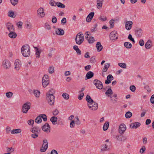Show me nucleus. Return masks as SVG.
Instances as JSON below:
<instances>
[{"instance_id": "obj_1", "label": "nucleus", "mask_w": 154, "mask_h": 154, "mask_svg": "<svg viewBox=\"0 0 154 154\" xmlns=\"http://www.w3.org/2000/svg\"><path fill=\"white\" fill-rule=\"evenodd\" d=\"M21 52L22 55L24 57H27L29 56L30 51L29 45H26L23 46L21 48Z\"/></svg>"}, {"instance_id": "obj_2", "label": "nucleus", "mask_w": 154, "mask_h": 154, "mask_svg": "<svg viewBox=\"0 0 154 154\" xmlns=\"http://www.w3.org/2000/svg\"><path fill=\"white\" fill-rule=\"evenodd\" d=\"M84 35L82 32H80L78 33L76 36L75 41L76 44L80 45L84 41Z\"/></svg>"}, {"instance_id": "obj_3", "label": "nucleus", "mask_w": 154, "mask_h": 154, "mask_svg": "<svg viewBox=\"0 0 154 154\" xmlns=\"http://www.w3.org/2000/svg\"><path fill=\"white\" fill-rule=\"evenodd\" d=\"M49 83V77L48 75H45L42 78V84L44 87L45 88Z\"/></svg>"}, {"instance_id": "obj_4", "label": "nucleus", "mask_w": 154, "mask_h": 154, "mask_svg": "<svg viewBox=\"0 0 154 154\" xmlns=\"http://www.w3.org/2000/svg\"><path fill=\"white\" fill-rule=\"evenodd\" d=\"M31 104L29 102L24 103L22 107V111L23 113H26L30 108Z\"/></svg>"}, {"instance_id": "obj_5", "label": "nucleus", "mask_w": 154, "mask_h": 154, "mask_svg": "<svg viewBox=\"0 0 154 154\" xmlns=\"http://www.w3.org/2000/svg\"><path fill=\"white\" fill-rule=\"evenodd\" d=\"M55 97L54 95L49 96L46 95V99L48 103L51 106H53L54 105Z\"/></svg>"}, {"instance_id": "obj_6", "label": "nucleus", "mask_w": 154, "mask_h": 154, "mask_svg": "<svg viewBox=\"0 0 154 154\" xmlns=\"http://www.w3.org/2000/svg\"><path fill=\"white\" fill-rule=\"evenodd\" d=\"M93 83L97 88L99 89H101L103 88V83L100 80L96 79H95L94 80Z\"/></svg>"}, {"instance_id": "obj_7", "label": "nucleus", "mask_w": 154, "mask_h": 154, "mask_svg": "<svg viewBox=\"0 0 154 154\" xmlns=\"http://www.w3.org/2000/svg\"><path fill=\"white\" fill-rule=\"evenodd\" d=\"M2 66L5 69H9L11 66V64L9 61L8 59L5 60L3 61Z\"/></svg>"}, {"instance_id": "obj_8", "label": "nucleus", "mask_w": 154, "mask_h": 154, "mask_svg": "<svg viewBox=\"0 0 154 154\" xmlns=\"http://www.w3.org/2000/svg\"><path fill=\"white\" fill-rule=\"evenodd\" d=\"M48 146V143L47 140L46 139H45L43 140V143L42 145V149H40V151L41 152H44L47 149Z\"/></svg>"}, {"instance_id": "obj_9", "label": "nucleus", "mask_w": 154, "mask_h": 154, "mask_svg": "<svg viewBox=\"0 0 154 154\" xmlns=\"http://www.w3.org/2000/svg\"><path fill=\"white\" fill-rule=\"evenodd\" d=\"M109 37L111 40L117 39L118 38V34L115 31H112L110 33Z\"/></svg>"}, {"instance_id": "obj_10", "label": "nucleus", "mask_w": 154, "mask_h": 154, "mask_svg": "<svg viewBox=\"0 0 154 154\" xmlns=\"http://www.w3.org/2000/svg\"><path fill=\"white\" fill-rule=\"evenodd\" d=\"M126 129V127L125 125L124 124H121L120 125L119 129V133L121 134H122L124 133Z\"/></svg>"}, {"instance_id": "obj_11", "label": "nucleus", "mask_w": 154, "mask_h": 154, "mask_svg": "<svg viewBox=\"0 0 154 154\" xmlns=\"http://www.w3.org/2000/svg\"><path fill=\"white\" fill-rule=\"evenodd\" d=\"M86 100L88 102L87 105L89 108H91V106H90V105H92L93 103H94V101L91 98L90 96L87 95L86 97Z\"/></svg>"}, {"instance_id": "obj_12", "label": "nucleus", "mask_w": 154, "mask_h": 154, "mask_svg": "<svg viewBox=\"0 0 154 154\" xmlns=\"http://www.w3.org/2000/svg\"><path fill=\"white\" fill-rule=\"evenodd\" d=\"M41 131L40 128L38 126H35L32 128L30 131L33 133L39 134Z\"/></svg>"}, {"instance_id": "obj_13", "label": "nucleus", "mask_w": 154, "mask_h": 154, "mask_svg": "<svg viewBox=\"0 0 154 154\" xmlns=\"http://www.w3.org/2000/svg\"><path fill=\"white\" fill-rule=\"evenodd\" d=\"M133 22L131 21H129L126 22L125 25L126 29L128 30H130L132 26Z\"/></svg>"}, {"instance_id": "obj_14", "label": "nucleus", "mask_w": 154, "mask_h": 154, "mask_svg": "<svg viewBox=\"0 0 154 154\" xmlns=\"http://www.w3.org/2000/svg\"><path fill=\"white\" fill-rule=\"evenodd\" d=\"M42 130L45 132H50V126L49 125L48 123H46L42 127Z\"/></svg>"}, {"instance_id": "obj_15", "label": "nucleus", "mask_w": 154, "mask_h": 154, "mask_svg": "<svg viewBox=\"0 0 154 154\" xmlns=\"http://www.w3.org/2000/svg\"><path fill=\"white\" fill-rule=\"evenodd\" d=\"M14 65L15 69L17 70H19L21 67V65L20 64V60L19 59H17L15 60Z\"/></svg>"}, {"instance_id": "obj_16", "label": "nucleus", "mask_w": 154, "mask_h": 154, "mask_svg": "<svg viewBox=\"0 0 154 154\" xmlns=\"http://www.w3.org/2000/svg\"><path fill=\"white\" fill-rule=\"evenodd\" d=\"M6 27L9 32L14 30L13 25L10 22L7 23L6 24Z\"/></svg>"}, {"instance_id": "obj_17", "label": "nucleus", "mask_w": 154, "mask_h": 154, "mask_svg": "<svg viewBox=\"0 0 154 154\" xmlns=\"http://www.w3.org/2000/svg\"><path fill=\"white\" fill-rule=\"evenodd\" d=\"M94 12H91L89 14L86 18V21L88 22H90L94 16Z\"/></svg>"}, {"instance_id": "obj_18", "label": "nucleus", "mask_w": 154, "mask_h": 154, "mask_svg": "<svg viewBox=\"0 0 154 154\" xmlns=\"http://www.w3.org/2000/svg\"><path fill=\"white\" fill-rule=\"evenodd\" d=\"M37 12L41 17H43L45 15L44 9L42 8H39L37 10Z\"/></svg>"}, {"instance_id": "obj_19", "label": "nucleus", "mask_w": 154, "mask_h": 154, "mask_svg": "<svg viewBox=\"0 0 154 154\" xmlns=\"http://www.w3.org/2000/svg\"><path fill=\"white\" fill-rule=\"evenodd\" d=\"M94 73L91 71H89L86 74L85 77V80L90 79L94 76Z\"/></svg>"}, {"instance_id": "obj_20", "label": "nucleus", "mask_w": 154, "mask_h": 154, "mask_svg": "<svg viewBox=\"0 0 154 154\" xmlns=\"http://www.w3.org/2000/svg\"><path fill=\"white\" fill-rule=\"evenodd\" d=\"M140 125V123L138 122L132 123L130 125V128L133 129H136Z\"/></svg>"}, {"instance_id": "obj_21", "label": "nucleus", "mask_w": 154, "mask_h": 154, "mask_svg": "<svg viewBox=\"0 0 154 154\" xmlns=\"http://www.w3.org/2000/svg\"><path fill=\"white\" fill-rule=\"evenodd\" d=\"M110 148V146L106 144L101 146V151H107L109 150Z\"/></svg>"}, {"instance_id": "obj_22", "label": "nucleus", "mask_w": 154, "mask_h": 154, "mask_svg": "<svg viewBox=\"0 0 154 154\" xmlns=\"http://www.w3.org/2000/svg\"><path fill=\"white\" fill-rule=\"evenodd\" d=\"M135 32V35L137 37H140L142 35V30L140 28H137Z\"/></svg>"}, {"instance_id": "obj_23", "label": "nucleus", "mask_w": 154, "mask_h": 154, "mask_svg": "<svg viewBox=\"0 0 154 154\" xmlns=\"http://www.w3.org/2000/svg\"><path fill=\"white\" fill-rule=\"evenodd\" d=\"M91 104L90 105V106H91V107L89 108L90 109L92 110H95L97 109L98 106L97 103L94 102V103H93Z\"/></svg>"}, {"instance_id": "obj_24", "label": "nucleus", "mask_w": 154, "mask_h": 154, "mask_svg": "<svg viewBox=\"0 0 154 154\" xmlns=\"http://www.w3.org/2000/svg\"><path fill=\"white\" fill-rule=\"evenodd\" d=\"M9 32H10L8 35L10 38H14L17 37V34L15 32L14 30H13V31H12Z\"/></svg>"}, {"instance_id": "obj_25", "label": "nucleus", "mask_w": 154, "mask_h": 154, "mask_svg": "<svg viewBox=\"0 0 154 154\" xmlns=\"http://www.w3.org/2000/svg\"><path fill=\"white\" fill-rule=\"evenodd\" d=\"M152 46V42L150 40H148L145 44V47L146 49H149Z\"/></svg>"}, {"instance_id": "obj_26", "label": "nucleus", "mask_w": 154, "mask_h": 154, "mask_svg": "<svg viewBox=\"0 0 154 154\" xmlns=\"http://www.w3.org/2000/svg\"><path fill=\"white\" fill-rule=\"evenodd\" d=\"M96 46L97 51L98 52L101 51L103 49V46L101 44L100 42H97Z\"/></svg>"}, {"instance_id": "obj_27", "label": "nucleus", "mask_w": 154, "mask_h": 154, "mask_svg": "<svg viewBox=\"0 0 154 154\" xmlns=\"http://www.w3.org/2000/svg\"><path fill=\"white\" fill-rule=\"evenodd\" d=\"M104 0H97V7L99 9L102 7Z\"/></svg>"}, {"instance_id": "obj_28", "label": "nucleus", "mask_w": 154, "mask_h": 154, "mask_svg": "<svg viewBox=\"0 0 154 154\" xmlns=\"http://www.w3.org/2000/svg\"><path fill=\"white\" fill-rule=\"evenodd\" d=\"M57 118L56 116H53L50 119V121L52 122L53 125H56L57 124Z\"/></svg>"}, {"instance_id": "obj_29", "label": "nucleus", "mask_w": 154, "mask_h": 154, "mask_svg": "<svg viewBox=\"0 0 154 154\" xmlns=\"http://www.w3.org/2000/svg\"><path fill=\"white\" fill-rule=\"evenodd\" d=\"M64 31L61 29H58L56 31V34L59 35H63L64 34Z\"/></svg>"}, {"instance_id": "obj_30", "label": "nucleus", "mask_w": 154, "mask_h": 154, "mask_svg": "<svg viewBox=\"0 0 154 154\" xmlns=\"http://www.w3.org/2000/svg\"><path fill=\"white\" fill-rule=\"evenodd\" d=\"M109 126V122H106L104 124L103 127V129L104 131H106L108 129Z\"/></svg>"}, {"instance_id": "obj_31", "label": "nucleus", "mask_w": 154, "mask_h": 154, "mask_svg": "<svg viewBox=\"0 0 154 154\" xmlns=\"http://www.w3.org/2000/svg\"><path fill=\"white\" fill-rule=\"evenodd\" d=\"M73 49L76 51L77 54L80 55L81 54V51L77 46L75 45L73 46Z\"/></svg>"}, {"instance_id": "obj_32", "label": "nucleus", "mask_w": 154, "mask_h": 154, "mask_svg": "<svg viewBox=\"0 0 154 154\" xmlns=\"http://www.w3.org/2000/svg\"><path fill=\"white\" fill-rule=\"evenodd\" d=\"M55 93V91L53 89H51L48 92V93H46V95L52 96L54 95L53 94Z\"/></svg>"}, {"instance_id": "obj_33", "label": "nucleus", "mask_w": 154, "mask_h": 154, "mask_svg": "<svg viewBox=\"0 0 154 154\" xmlns=\"http://www.w3.org/2000/svg\"><path fill=\"white\" fill-rule=\"evenodd\" d=\"M110 66V64L109 63H106L105 64L104 68L103 69V72H106L108 68H109Z\"/></svg>"}, {"instance_id": "obj_34", "label": "nucleus", "mask_w": 154, "mask_h": 154, "mask_svg": "<svg viewBox=\"0 0 154 154\" xmlns=\"http://www.w3.org/2000/svg\"><path fill=\"white\" fill-rule=\"evenodd\" d=\"M8 16L13 18H14L16 17V15L14 14V12L11 11H9L8 13Z\"/></svg>"}, {"instance_id": "obj_35", "label": "nucleus", "mask_w": 154, "mask_h": 154, "mask_svg": "<svg viewBox=\"0 0 154 154\" xmlns=\"http://www.w3.org/2000/svg\"><path fill=\"white\" fill-rule=\"evenodd\" d=\"M124 45L125 47L128 49L132 47V44L130 42H125Z\"/></svg>"}, {"instance_id": "obj_36", "label": "nucleus", "mask_w": 154, "mask_h": 154, "mask_svg": "<svg viewBox=\"0 0 154 154\" xmlns=\"http://www.w3.org/2000/svg\"><path fill=\"white\" fill-rule=\"evenodd\" d=\"M21 132V130L20 129H13L11 131V133L12 134H18Z\"/></svg>"}, {"instance_id": "obj_37", "label": "nucleus", "mask_w": 154, "mask_h": 154, "mask_svg": "<svg viewBox=\"0 0 154 154\" xmlns=\"http://www.w3.org/2000/svg\"><path fill=\"white\" fill-rule=\"evenodd\" d=\"M42 121V119L40 117L39 115L37 116L35 119V122L36 123L40 124L41 123Z\"/></svg>"}, {"instance_id": "obj_38", "label": "nucleus", "mask_w": 154, "mask_h": 154, "mask_svg": "<svg viewBox=\"0 0 154 154\" xmlns=\"http://www.w3.org/2000/svg\"><path fill=\"white\" fill-rule=\"evenodd\" d=\"M39 116L41 119L42 118L43 119L44 122H46L47 121V116L45 114H40L39 115Z\"/></svg>"}, {"instance_id": "obj_39", "label": "nucleus", "mask_w": 154, "mask_h": 154, "mask_svg": "<svg viewBox=\"0 0 154 154\" xmlns=\"http://www.w3.org/2000/svg\"><path fill=\"white\" fill-rule=\"evenodd\" d=\"M33 93L36 97H39L40 94V92L39 91L37 90H34Z\"/></svg>"}, {"instance_id": "obj_40", "label": "nucleus", "mask_w": 154, "mask_h": 154, "mask_svg": "<svg viewBox=\"0 0 154 154\" xmlns=\"http://www.w3.org/2000/svg\"><path fill=\"white\" fill-rule=\"evenodd\" d=\"M113 93L112 91L111 88L108 89L105 92V94L108 95L109 94H112Z\"/></svg>"}, {"instance_id": "obj_41", "label": "nucleus", "mask_w": 154, "mask_h": 154, "mask_svg": "<svg viewBox=\"0 0 154 154\" xmlns=\"http://www.w3.org/2000/svg\"><path fill=\"white\" fill-rule=\"evenodd\" d=\"M132 116V113L129 111L127 112L125 114V116L127 118H129Z\"/></svg>"}, {"instance_id": "obj_42", "label": "nucleus", "mask_w": 154, "mask_h": 154, "mask_svg": "<svg viewBox=\"0 0 154 154\" xmlns=\"http://www.w3.org/2000/svg\"><path fill=\"white\" fill-rule=\"evenodd\" d=\"M62 96L64 99L66 100H68L69 98V95L67 93H63L62 95Z\"/></svg>"}, {"instance_id": "obj_43", "label": "nucleus", "mask_w": 154, "mask_h": 154, "mask_svg": "<svg viewBox=\"0 0 154 154\" xmlns=\"http://www.w3.org/2000/svg\"><path fill=\"white\" fill-rule=\"evenodd\" d=\"M57 5L59 8H65V5L60 2H57Z\"/></svg>"}, {"instance_id": "obj_44", "label": "nucleus", "mask_w": 154, "mask_h": 154, "mask_svg": "<svg viewBox=\"0 0 154 154\" xmlns=\"http://www.w3.org/2000/svg\"><path fill=\"white\" fill-rule=\"evenodd\" d=\"M119 66L125 69L126 68V65L124 63H118Z\"/></svg>"}, {"instance_id": "obj_45", "label": "nucleus", "mask_w": 154, "mask_h": 154, "mask_svg": "<svg viewBox=\"0 0 154 154\" xmlns=\"http://www.w3.org/2000/svg\"><path fill=\"white\" fill-rule=\"evenodd\" d=\"M94 39L93 37L90 36L88 41L89 43L92 44L94 43Z\"/></svg>"}, {"instance_id": "obj_46", "label": "nucleus", "mask_w": 154, "mask_h": 154, "mask_svg": "<svg viewBox=\"0 0 154 154\" xmlns=\"http://www.w3.org/2000/svg\"><path fill=\"white\" fill-rule=\"evenodd\" d=\"M99 20L103 21H104L107 20V18L106 16H101L99 18Z\"/></svg>"}, {"instance_id": "obj_47", "label": "nucleus", "mask_w": 154, "mask_h": 154, "mask_svg": "<svg viewBox=\"0 0 154 154\" xmlns=\"http://www.w3.org/2000/svg\"><path fill=\"white\" fill-rule=\"evenodd\" d=\"M25 27L28 29H30L32 27V25L29 22L27 23L25 25Z\"/></svg>"}, {"instance_id": "obj_48", "label": "nucleus", "mask_w": 154, "mask_h": 154, "mask_svg": "<svg viewBox=\"0 0 154 154\" xmlns=\"http://www.w3.org/2000/svg\"><path fill=\"white\" fill-rule=\"evenodd\" d=\"M48 70L50 73H53L54 72V68L53 66H50L48 69Z\"/></svg>"}, {"instance_id": "obj_49", "label": "nucleus", "mask_w": 154, "mask_h": 154, "mask_svg": "<svg viewBox=\"0 0 154 154\" xmlns=\"http://www.w3.org/2000/svg\"><path fill=\"white\" fill-rule=\"evenodd\" d=\"M11 4L14 6H15L18 3V0H10Z\"/></svg>"}, {"instance_id": "obj_50", "label": "nucleus", "mask_w": 154, "mask_h": 154, "mask_svg": "<svg viewBox=\"0 0 154 154\" xmlns=\"http://www.w3.org/2000/svg\"><path fill=\"white\" fill-rule=\"evenodd\" d=\"M6 95L8 98H11L13 95V93L11 92H7L6 94Z\"/></svg>"}, {"instance_id": "obj_51", "label": "nucleus", "mask_w": 154, "mask_h": 154, "mask_svg": "<svg viewBox=\"0 0 154 154\" xmlns=\"http://www.w3.org/2000/svg\"><path fill=\"white\" fill-rule=\"evenodd\" d=\"M130 89L133 92H134L136 90V87L134 85H131L130 87Z\"/></svg>"}, {"instance_id": "obj_52", "label": "nucleus", "mask_w": 154, "mask_h": 154, "mask_svg": "<svg viewBox=\"0 0 154 154\" xmlns=\"http://www.w3.org/2000/svg\"><path fill=\"white\" fill-rule=\"evenodd\" d=\"M146 150V148L144 146H143L142 148H141L140 151V153L141 154L143 153H144Z\"/></svg>"}, {"instance_id": "obj_53", "label": "nucleus", "mask_w": 154, "mask_h": 154, "mask_svg": "<svg viewBox=\"0 0 154 154\" xmlns=\"http://www.w3.org/2000/svg\"><path fill=\"white\" fill-rule=\"evenodd\" d=\"M97 24H95L94 26L92 27V29H91V31L92 32H94L97 30V29H96L97 27Z\"/></svg>"}, {"instance_id": "obj_54", "label": "nucleus", "mask_w": 154, "mask_h": 154, "mask_svg": "<svg viewBox=\"0 0 154 154\" xmlns=\"http://www.w3.org/2000/svg\"><path fill=\"white\" fill-rule=\"evenodd\" d=\"M14 148L11 147V148H9L8 147L7 148V152H12L14 151Z\"/></svg>"}, {"instance_id": "obj_55", "label": "nucleus", "mask_w": 154, "mask_h": 154, "mask_svg": "<svg viewBox=\"0 0 154 154\" xmlns=\"http://www.w3.org/2000/svg\"><path fill=\"white\" fill-rule=\"evenodd\" d=\"M17 25L19 28H21L22 26L23 25V22L21 21H19L17 23Z\"/></svg>"}, {"instance_id": "obj_56", "label": "nucleus", "mask_w": 154, "mask_h": 154, "mask_svg": "<svg viewBox=\"0 0 154 154\" xmlns=\"http://www.w3.org/2000/svg\"><path fill=\"white\" fill-rule=\"evenodd\" d=\"M41 52L39 51H36L35 55L36 58H39L40 57Z\"/></svg>"}, {"instance_id": "obj_57", "label": "nucleus", "mask_w": 154, "mask_h": 154, "mask_svg": "<svg viewBox=\"0 0 154 154\" xmlns=\"http://www.w3.org/2000/svg\"><path fill=\"white\" fill-rule=\"evenodd\" d=\"M122 136L121 135H119L116 136L117 139L118 140L122 141Z\"/></svg>"}, {"instance_id": "obj_58", "label": "nucleus", "mask_w": 154, "mask_h": 154, "mask_svg": "<svg viewBox=\"0 0 154 154\" xmlns=\"http://www.w3.org/2000/svg\"><path fill=\"white\" fill-rule=\"evenodd\" d=\"M107 79H109L111 81H112L113 79V76L110 74H109L108 75L107 77Z\"/></svg>"}, {"instance_id": "obj_59", "label": "nucleus", "mask_w": 154, "mask_h": 154, "mask_svg": "<svg viewBox=\"0 0 154 154\" xmlns=\"http://www.w3.org/2000/svg\"><path fill=\"white\" fill-rule=\"evenodd\" d=\"M27 123L29 125H33L34 123V121L33 120L30 119L28 121Z\"/></svg>"}, {"instance_id": "obj_60", "label": "nucleus", "mask_w": 154, "mask_h": 154, "mask_svg": "<svg viewBox=\"0 0 154 154\" xmlns=\"http://www.w3.org/2000/svg\"><path fill=\"white\" fill-rule=\"evenodd\" d=\"M144 88L147 90V91L149 92H150L151 91V90L149 88V86L146 85L145 86H144Z\"/></svg>"}, {"instance_id": "obj_61", "label": "nucleus", "mask_w": 154, "mask_h": 154, "mask_svg": "<svg viewBox=\"0 0 154 154\" xmlns=\"http://www.w3.org/2000/svg\"><path fill=\"white\" fill-rule=\"evenodd\" d=\"M139 43L140 45L141 46H143L144 44L143 40L142 39H141L140 40Z\"/></svg>"}, {"instance_id": "obj_62", "label": "nucleus", "mask_w": 154, "mask_h": 154, "mask_svg": "<svg viewBox=\"0 0 154 154\" xmlns=\"http://www.w3.org/2000/svg\"><path fill=\"white\" fill-rule=\"evenodd\" d=\"M38 134L33 133V134H31V136L33 138H34V139L35 138L38 137Z\"/></svg>"}, {"instance_id": "obj_63", "label": "nucleus", "mask_w": 154, "mask_h": 154, "mask_svg": "<svg viewBox=\"0 0 154 154\" xmlns=\"http://www.w3.org/2000/svg\"><path fill=\"white\" fill-rule=\"evenodd\" d=\"M91 68V66L90 65H88L85 67V69L86 71L89 70Z\"/></svg>"}, {"instance_id": "obj_64", "label": "nucleus", "mask_w": 154, "mask_h": 154, "mask_svg": "<svg viewBox=\"0 0 154 154\" xmlns=\"http://www.w3.org/2000/svg\"><path fill=\"white\" fill-rule=\"evenodd\" d=\"M150 102L151 103L154 104V94L152 95L151 97Z\"/></svg>"}]
</instances>
